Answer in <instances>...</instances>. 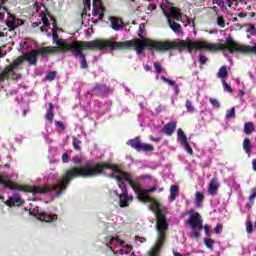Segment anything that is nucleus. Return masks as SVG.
<instances>
[{
    "label": "nucleus",
    "instance_id": "47",
    "mask_svg": "<svg viewBox=\"0 0 256 256\" xmlns=\"http://www.w3.org/2000/svg\"><path fill=\"white\" fill-rule=\"evenodd\" d=\"M214 231L216 235H219L223 231V224H217Z\"/></svg>",
    "mask_w": 256,
    "mask_h": 256
},
{
    "label": "nucleus",
    "instance_id": "11",
    "mask_svg": "<svg viewBox=\"0 0 256 256\" xmlns=\"http://www.w3.org/2000/svg\"><path fill=\"white\" fill-rule=\"evenodd\" d=\"M111 88L107 84L96 83L91 89L92 97H109Z\"/></svg>",
    "mask_w": 256,
    "mask_h": 256
},
{
    "label": "nucleus",
    "instance_id": "7",
    "mask_svg": "<svg viewBox=\"0 0 256 256\" xmlns=\"http://www.w3.org/2000/svg\"><path fill=\"white\" fill-rule=\"evenodd\" d=\"M59 52V49H57L54 46H46V47H41L35 50H32L24 55H22V59L24 61H28L29 65H37V61L39 55H57Z\"/></svg>",
    "mask_w": 256,
    "mask_h": 256
},
{
    "label": "nucleus",
    "instance_id": "64",
    "mask_svg": "<svg viewBox=\"0 0 256 256\" xmlns=\"http://www.w3.org/2000/svg\"><path fill=\"white\" fill-rule=\"evenodd\" d=\"M252 169L253 171H256V159L252 160Z\"/></svg>",
    "mask_w": 256,
    "mask_h": 256
},
{
    "label": "nucleus",
    "instance_id": "62",
    "mask_svg": "<svg viewBox=\"0 0 256 256\" xmlns=\"http://www.w3.org/2000/svg\"><path fill=\"white\" fill-rule=\"evenodd\" d=\"M174 91H175V95H179V93H180V90H179V85H175L174 86Z\"/></svg>",
    "mask_w": 256,
    "mask_h": 256
},
{
    "label": "nucleus",
    "instance_id": "44",
    "mask_svg": "<svg viewBox=\"0 0 256 256\" xmlns=\"http://www.w3.org/2000/svg\"><path fill=\"white\" fill-rule=\"evenodd\" d=\"M96 7L100 8L103 7V3L101 0H93L92 2V9H95Z\"/></svg>",
    "mask_w": 256,
    "mask_h": 256
},
{
    "label": "nucleus",
    "instance_id": "17",
    "mask_svg": "<svg viewBox=\"0 0 256 256\" xmlns=\"http://www.w3.org/2000/svg\"><path fill=\"white\" fill-rule=\"evenodd\" d=\"M168 21H183V13H181V10L177 7H172Z\"/></svg>",
    "mask_w": 256,
    "mask_h": 256
},
{
    "label": "nucleus",
    "instance_id": "33",
    "mask_svg": "<svg viewBox=\"0 0 256 256\" xmlns=\"http://www.w3.org/2000/svg\"><path fill=\"white\" fill-rule=\"evenodd\" d=\"M204 244L206 245L207 249H210V251H213V245H215V240L211 238L204 239Z\"/></svg>",
    "mask_w": 256,
    "mask_h": 256
},
{
    "label": "nucleus",
    "instance_id": "37",
    "mask_svg": "<svg viewBox=\"0 0 256 256\" xmlns=\"http://www.w3.org/2000/svg\"><path fill=\"white\" fill-rule=\"evenodd\" d=\"M185 107H186L188 113H194L195 112V108L193 107V103L190 100L186 101Z\"/></svg>",
    "mask_w": 256,
    "mask_h": 256
},
{
    "label": "nucleus",
    "instance_id": "10",
    "mask_svg": "<svg viewBox=\"0 0 256 256\" xmlns=\"http://www.w3.org/2000/svg\"><path fill=\"white\" fill-rule=\"evenodd\" d=\"M118 187L121 189L122 193L118 195L119 206L125 208L129 205L130 201H133V198L129 196L127 192V186L125 183L121 182V178H118Z\"/></svg>",
    "mask_w": 256,
    "mask_h": 256
},
{
    "label": "nucleus",
    "instance_id": "40",
    "mask_svg": "<svg viewBox=\"0 0 256 256\" xmlns=\"http://www.w3.org/2000/svg\"><path fill=\"white\" fill-rule=\"evenodd\" d=\"M209 101L213 107H215L216 109H221V104L219 103V101L217 99L210 98Z\"/></svg>",
    "mask_w": 256,
    "mask_h": 256
},
{
    "label": "nucleus",
    "instance_id": "15",
    "mask_svg": "<svg viewBox=\"0 0 256 256\" xmlns=\"http://www.w3.org/2000/svg\"><path fill=\"white\" fill-rule=\"evenodd\" d=\"M36 217L39 221H45L46 223H53V221H57L58 216L57 214H49L47 212H39L37 210Z\"/></svg>",
    "mask_w": 256,
    "mask_h": 256
},
{
    "label": "nucleus",
    "instance_id": "45",
    "mask_svg": "<svg viewBox=\"0 0 256 256\" xmlns=\"http://www.w3.org/2000/svg\"><path fill=\"white\" fill-rule=\"evenodd\" d=\"M208 59L205 57V55L200 54L199 55V63L200 66L203 67V65H205V63H207Z\"/></svg>",
    "mask_w": 256,
    "mask_h": 256
},
{
    "label": "nucleus",
    "instance_id": "52",
    "mask_svg": "<svg viewBox=\"0 0 256 256\" xmlns=\"http://www.w3.org/2000/svg\"><path fill=\"white\" fill-rule=\"evenodd\" d=\"M100 10H101V13L98 14L99 15L98 19L100 21H103V17H105V8L101 7Z\"/></svg>",
    "mask_w": 256,
    "mask_h": 256
},
{
    "label": "nucleus",
    "instance_id": "6",
    "mask_svg": "<svg viewBox=\"0 0 256 256\" xmlns=\"http://www.w3.org/2000/svg\"><path fill=\"white\" fill-rule=\"evenodd\" d=\"M187 215H190L186 224L190 225L192 229L190 234L191 239H199L203 229L207 237H211V228L208 225L203 226V220L201 219V214H199V212H195V210L191 209L187 212Z\"/></svg>",
    "mask_w": 256,
    "mask_h": 256
},
{
    "label": "nucleus",
    "instance_id": "14",
    "mask_svg": "<svg viewBox=\"0 0 256 256\" xmlns=\"http://www.w3.org/2000/svg\"><path fill=\"white\" fill-rule=\"evenodd\" d=\"M24 203L25 201L21 199L19 193H14L13 196L6 201L7 207H22Z\"/></svg>",
    "mask_w": 256,
    "mask_h": 256
},
{
    "label": "nucleus",
    "instance_id": "29",
    "mask_svg": "<svg viewBox=\"0 0 256 256\" xmlns=\"http://www.w3.org/2000/svg\"><path fill=\"white\" fill-rule=\"evenodd\" d=\"M162 249H163V246L156 243L150 251V256H159V253H161Z\"/></svg>",
    "mask_w": 256,
    "mask_h": 256
},
{
    "label": "nucleus",
    "instance_id": "30",
    "mask_svg": "<svg viewBox=\"0 0 256 256\" xmlns=\"http://www.w3.org/2000/svg\"><path fill=\"white\" fill-rule=\"evenodd\" d=\"M195 203H196V207H199V205H201V203H203V201H205V195H203V193L201 192H196L195 193Z\"/></svg>",
    "mask_w": 256,
    "mask_h": 256
},
{
    "label": "nucleus",
    "instance_id": "28",
    "mask_svg": "<svg viewBox=\"0 0 256 256\" xmlns=\"http://www.w3.org/2000/svg\"><path fill=\"white\" fill-rule=\"evenodd\" d=\"M228 76H229V72L227 71V66L220 67L217 73V77H219V79H225V77H228Z\"/></svg>",
    "mask_w": 256,
    "mask_h": 256
},
{
    "label": "nucleus",
    "instance_id": "61",
    "mask_svg": "<svg viewBox=\"0 0 256 256\" xmlns=\"http://www.w3.org/2000/svg\"><path fill=\"white\" fill-rule=\"evenodd\" d=\"M84 5H86V7H88V9H91V0H85Z\"/></svg>",
    "mask_w": 256,
    "mask_h": 256
},
{
    "label": "nucleus",
    "instance_id": "57",
    "mask_svg": "<svg viewBox=\"0 0 256 256\" xmlns=\"http://www.w3.org/2000/svg\"><path fill=\"white\" fill-rule=\"evenodd\" d=\"M135 240L136 241H139V243H145V241H147V239L143 238V237H139V236H136L135 237Z\"/></svg>",
    "mask_w": 256,
    "mask_h": 256
},
{
    "label": "nucleus",
    "instance_id": "63",
    "mask_svg": "<svg viewBox=\"0 0 256 256\" xmlns=\"http://www.w3.org/2000/svg\"><path fill=\"white\" fill-rule=\"evenodd\" d=\"M51 21H52L53 27L57 28V20L55 19V17H51Z\"/></svg>",
    "mask_w": 256,
    "mask_h": 256
},
{
    "label": "nucleus",
    "instance_id": "54",
    "mask_svg": "<svg viewBox=\"0 0 256 256\" xmlns=\"http://www.w3.org/2000/svg\"><path fill=\"white\" fill-rule=\"evenodd\" d=\"M56 127H60V129H65V124L61 121H55Z\"/></svg>",
    "mask_w": 256,
    "mask_h": 256
},
{
    "label": "nucleus",
    "instance_id": "39",
    "mask_svg": "<svg viewBox=\"0 0 256 256\" xmlns=\"http://www.w3.org/2000/svg\"><path fill=\"white\" fill-rule=\"evenodd\" d=\"M153 65L156 73H158V75H161V73H163V66H161L159 62H154Z\"/></svg>",
    "mask_w": 256,
    "mask_h": 256
},
{
    "label": "nucleus",
    "instance_id": "25",
    "mask_svg": "<svg viewBox=\"0 0 256 256\" xmlns=\"http://www.w3.org/2000/svg\"><path fill=\"white\" fill-rule=\"evenodd\" d=\"M166 237H167V231L158 230V236H157L156 244L161 245L163 247V245H165Z\"/></svg>",
    "mask_w": 256,
    "mask_h": 256
},
{
    "label": "nucleus",
    "instance_id": "34",
    "mask_svg": "<svg viewBox=\"0 0 256 256\" xmlns=\"http://www.w3.org/2000/svg\"><path fill=\"white\" fill-rule=\"evenodd\" d=\"M83 159H84L83 155H77L72 158V161L74 165H81V163H83Z\"/></svg>",
    "mask_w": 256,
    "mask_h": 256
},
{
    "label": "nucleus",
    "instance_id": "20",
    "mask_svg": "<svg viewBox=\"0 0 256 256\" xmlns=\"http://www.w3.org/2000/svg\"><path fill=\"white\" fill-rule=\"evenodd\" d=\"M110 22H111V27L114 31H119L123 27V20L115 16L110 17Z\"/></svg>",
    "mask_w": 256,
    "mask_h": 256
},
{
    "label": "nucleus",
    "instance_id": "53",
    "mask_svg": "<svg viewBox=\"0 0 256 256\" xmlns=\"http://www.w3.org/2000/svg\"><path fill=\"white\" fill-rule=\"evenodd\" d=\"M21 25H23V21L21 19H17L15 20V24H14V27L15 29H17V27H21Z\"/></svg>",
    "mask_w": 256,
    "mask_h": 256
},
{
    "label": "nucleus",
    "instance_id": "38",
    "mask_svg": "<svg viewBox=\"0 0 256 256\" xmlns=\"http://www.w3.org/2000/svg\"><path fill=\"white\" fill-rule=\"evenodd\" d=\"M55 77H57V72L55 71H50L46 75L47 81H55Z\"/></svg>",
    "mask_w": 256,
    "mask_h": 256
},
{
    "label": "nucleus",
    "instance_id": "48",
    "mask_svg": "<svg viewBox=\"0 0 256 256\" xmlns=\"http://www.w3.org/2000/svg\"><path fill=\"white\" fill-rule=\"evenodd\" d=\"M246 231L247 233H253V224L251 222L246 223Z\"/></svg>",
    "mask_w": 256,
    "mask_h": 256
},
{
    "label": "nucleus",
    "instance_id": "18",
    "mask_svg": "<svg viewBox=\"0 0 256 256\" xmlns=\"http://www.w3.org/2000/svg\"><path fill=\"white\" fill-rule=\"evenodd\" d=\"M217 191H219V181H217V177H213L208 186V195L213 197L217 195Z\"/></svg>",
    "mask_w": 256,
    "mask_h": 256
},
{
    "label": "nucleus",
    "instance_id": "49",
    "mask_svg": "<svg viewBox=\"0 0 256 256\" xmlns=\"http://www.w3.org/2000/svg\"><path fill=\"white\" fill-rule=\"evenodd\" d=\"M213 3L215 5H218V7H225V1L224 0H213Z\"/></svg>",
    "mask_w": 256,
    "mask_h": 256
},
{
    "label": "nucleus",
    "instance_id": "26",
    "mask_svg": "<svg viewBox=\"0 0 256 256\" xmlns=\"http://www.w3.org/2000/svg\"><path fill=\"white\" fill-rule=\"evenodd\" d=\"M177 197H179V186L177 185H171L170 186V201H175V199H177Z\"/></svg>",
    "mask_w": 256,
    "mask_h": 256
},
{
    "label": "nucleus",
    "instance_id": "56",
    "mask_svg": "<svg viewBox=\"0 0 256 256\" xmlns=\"http://www.w3.org/2000/svg\"><path fill=\"white\" fill-rule=\"evenodd\" d=\"M150 141H153L154 143H159L161 142V137H153V136H150Z\"/></svg>",
    "mask_w": 256,
    "mask_h": 256
},
{
    "label": "nucleus",
    "instance_id": "58",
    "mask_svg": "<svg viewBox=\"0 0 256 256\" xmlns=\"http://www.w3.org/2000/svg\"><path fill=\"white\" fill-rule=\"evenodd\" d=\"M235 1L237 0H226V5H228L229 7H233V3H235Z\"/></svg>",
    "mask_w": 256,
    "mask_h": 256
},
{
    "label": "nucleus",
    "instance_id": "23",
    "mask_svg": "<svg viewBox=\"0 0 256 256\" xmlns=\"http://www.w3.org/2000/svg\"><path fill=\"white\" fill-rule=\"evenodd\" d=\"M168 25H169L170 29L172 31H174L177 35H179V33H182V31H183V26H181V24L177 23V21L169 20Z\"/></svg>",
    "mask_w": 256,
    "mask_h": 256
},
{
    "label": "nucleus",
    "instance_id": "13",
    "mask_svg": "<svg viewBox=\"0 0 256 256\" xmlns=\"http://www.w3.org/2000/svg\"><path fill=\"white\" fill-rule=\"evenodd\" d=\"M169 229V223L167 222V216L165 213L156 216V230L167 231Z\"/></svg>",
    "mask_w": 256,
    "mask_h": 256
},
{
    "label": "nucleus",
    "instance_id": "35",
    "mask_svg": "<svg viewBox=\"0 0 256 256\" xmlns=\"http://www.w3.org/2000/svg\"><path fill=\"white\" fill-rule=\"evenodd\" d=\"M160 79H161V81H163L164 83H167L171 87H174V86L177 85V83L175 81H173V80H171V79H169V78H167L165 76H161Z\"/></svg>",
    "mask_w": 256,
    "mask_h": 256
},
{
    "label": "nucleus",
    "instance_id": "19",
    "mask_svg": "<svg viewBox=\"0 0 256 256\" xmlns=\"http://www.w3.org/2000/svg\"><path fill=\"white\" fill-rule=\"evenodd\" d=\"M136 195L142 203H151L152 199L151 196H149V192L143 189H140L138 192H136Z\"/></svg>",
    "mask_w": 256,
    "mask_h": 256
},
{
    "label": "nucleus",
    "instance_id": "31",
    "mask_svg": "<svg viewBox=\"0 0 256 256\" xmlns=\"http://www.w3.org/2000/svg\"><path fill=\"white\" fill-rule=\"evenodd\" d=\"M72 145L75 151H81V140H79L77 137L72 138Z\"/></svg>",
    "mask_w": 256,
    "mask_h": 256
},
{
    "label": "nucleus",
    "instance_id": "3",
    "mask_svg": "<svg viewBox=\"0 0 256 256\" xmlns=\"http://www.w3.org/2000/svg\"><path fill=\"white\" fill-rule=\"evenodd\" d=\"M54 43L58 47V53H67V51H71L73 57L76 59H80V67L81 69H87L89 65L87 64V57L85 56L84 51H105V47H111L112 43L110 41L104 42L103 39H95L92 41H81L75 40L72 43H65L64 39H57Z\"/></svg>",
    "mask_w": 256,
    "mask_h": 256
},
{
    "label": "nucleus",
    "instance_id": "59",
    "mask_svg": "<svg viewBox=\"0 0 256 256\" xmlns=\"http://www.w3.org/2000/svg\"><path fill=\"white\" fill-rule=\"evenodd\" d=\"M145 191H148V194H149V193H153V191H157V187L152 186V187H150L149 189H147V190H145Z\"/></svg>",
    "mask_w": 256,
    "mask_h": 256
},
{
    "label": "nucleus",
    "instance_id": "50",
    "mask_svg": "<svg viewBox=\"0 0 256 256\" xmlns=\"http://www.w3.org/2000/svg\"><path fill=\"white\" fill-rule=\"evenodd\" d=\"M52 39L54 42H56L59 39V34L57 33V30H52Z\"/></svg>",
    "mask_w": 256,
    "mask_h": 256
},
{
    "label": "nucleus",
    "instance_id": "46",
    "mask_svg": "<svg viewBox=\"0 0 256 256\" xmlns=\"http://www.w3.org/2000/svg\"><path fill=\"white\" fill-rule=\"evenodd\" d=\"M223 87L228 93H233V88H231V85H229L226 81H223Z\"/></svg>",
    "mask_w": 256,
    "mask_h": 256
},
{
    "label": "nucleus",
    "instance_id": "22",
    "mask_svg": "<svg viewBox=\"0 0 256 256\" xmlns=\"http://www.w3.org/2000/svg\"><path fill=\"white\" fill-rule=\"evenodd\" d=\"M17 17H15L14 14H11V12H8V18L6 20V25L8 27V31H15V21Z\"/></svg>",
    "mask_w": 256,
    "mask_h": 256
},
{
    "label": "nucleus",
    "instance_id": "60",
    "mask_svg": "<svg viewBox=\"0 0 256 256\" xmlns=\"http://www.w3.org/2000/svg\"><path fill=\"white\" fill-rule=\"evenodd\" d=\"M173 255L174 256H189V254H181V253H179V252H177V251H175V250H173Z\"/></svg>",
    "mask_w": 256,
    "mask_h": 256
},
{
    "label": "nucleus",
    "instance_id": "43",
    "mask_svg": "<svg viewBox=\"0 0 256 256\" xmlns=\"http://www.w3.org/2000/svg\"><path fill=\"white\" fill-rule=\"evenodd\" d=\"M255 198H256V188L252 189V192L248 198L252 205L253 203H255Z\"/></svg>",
    "mask_w": 256,
    "mask_h": 256
},
{
    "label": "nucleus",
    "instance_id": "21",
    "mask_svg": "<svg viewBox=\"0 0 256 256\" xmlns=\"http://www.w3.org/2000/svg\"><path fill=\"white\" fill-rule=\"evenodd\" d=\"M150 209L155 213L156 217L163 214V210H161V204L157 202L156 200H153L150 202Z\"/></svg>",
    "mask_w": 256,
    "mask_h": 256
},
{
    "label": "nucleus",
    "instance_id": "27",
    "mask_svg": "<svg viewBox=\"0 0 256 256\" xmlns=\"http://www.w3.org/2000/svg\"><path fill=\"white\" fill-rule=\"evenodd\" d=\"M244 133L245 135H253L255 133V124L253 122H246L244 124Z\"/></svg>",
    "mask_w": 256,
    "mask_h": 256
},
{
    "label": "nucleus",
    "instance_id": "24",
    "mask_svg": "<svg viewBox=\"0 0 256 256\" xmlns=\"http://www.w3.org/2000/svg\"><path fill=\"white\" fill-rule=\"evenodd\" d=\"M243 149L245 151V154L248 155V157H251V151L253 149V145L251 144V140L249 138H245L243 140Z\"/></svg>",
    "mask_w": 256,
    "mask_h": 256
},
{
    "label": "nucleus",
    "instance_id": "32",
    "mask_svg": "<svg viewBox=\"0 0 256 256\" xmlns=\"http://www.w3.org/2000/svg\"><path fill=\"white\" fill-rule=\"evenodd\" d=\"M40 17L42 18V23L44 27H51V23L49 22V18H47V14L45 12L40 13Z\"/></svg>",
    "mask_w": 256,
    "mask_h": 256
},
{
    "label": "nucleus",
    "instance_id": "1",
    "mask_svg": "<svg viewBox=\"0 0 256 256\" xmlns=\"http://www.w3.org/2000/svg\"><path fill=\"white\" fill-rule=\"evenodd\" d=\"M138 37L132 40H127L124 42H117L114 38L103 40L104 42L109 41L112 43L111 46L104 48V51L109 49L110 51H123L125 49L134 48L138 55H143L145 49L149 51H187L188 53H193V51H201V49H206V51H211V43L207 41L192 40L187 38L186 40H165L157 41L149 38H145V25L140 24Z\"/></svg>",
    "mask_w": 256,
    "mask_h": 256
},
{
    "label": "nucleus",
    "instance_id": "5",
    "mask_svg": "<svg viewBox=\"0 0 256 256\" xmlns=\"http://www.w3.org/2000/svg\"><path fill=\"white\" fill-rule=\"evenodd\" d=\"M210 51L217 53V51H228L231 55L233 53H242L243 55H249V53H254L256 55V46L239 44L231 36L226 38L224 44L221 43H211Z\"/></svg>",
    "mask_w": 256,
    "mask_h": 256
},
{
    "label": "nucleus",
    "instance_id": "36",
    "mask_svg": "<svg viewBox=\"0 0 256 256\" xmlns=\"http://www.w3.org/2000/svg\"><path fill=\"white\" fill-rule=\"evenodd\" d=\"M226 119H235V107H232L230 110L226 111Z\"/></svg>",
    "mask_w": 256,
    "mask_h": 256
},
{
    "label": "nucleus",
    "instance_id": "9",
    "mask_svg": "<svg viewBox=\"0 0 256 256\" xmlns=\"http://www.w3.org/2000/svg\"><path fill=\"white\" fill-rule=\"evenodd\" d=\"M132 149H136L138 152L145 151V152H152L155 151V147L151 144H146L141 142V137H135L130 139L126 143Z\"/></svg>",
    "mask_w": 256,
    "mask_h": 256
},
{
    "label": "nucleus",
    "instance_id": "8",
    "mask_svg": "<svg viewBox=\"0 0 256 256\" xmlns=\"http://www.w3.org/2000/svg\"><path fill=\"white\" fill-rule=\"evenodd\" d=\"M23 55L15 59L10 65H7L4 70L0 73V83H3L5 79L9 80L10 75L15 73V69L22 65Z\"/></svg>",
    "mask_w": 256,
    "mask_h": 256
},
{
    "label": "nucleus",
    "instance_id": "55",
    "mask_svg": "<svg viewBox=\"0 0 256 256\" xmlns=\"http://www.w3.org/2000/svg\"><path fill=\"white\" fill-rule=\"evenodd\" d=\"M99 9L98 7L92 9V15L93 17H97L99 15Z\"/></svg>",
    "mask_w": 256,
    "mask_h": 256
},
{
    "label": "nucleus",
    "instance_id": "2",
    "mask_svg": "<svg viewBox=\"0 0 256 256\" xmlns=\"http://www.w3.org/2000/svg\"><path fill=\"white\" fill-rule=\"evenodd\" d=\"M107 169L113 171V173L110 174V177L112 179H116L118 185L120 179L121 183H125L126 181V183H128L131 189H133V191H135L136 193L141 190L139 186H137V184L133 181L131 175L119 169V166H117V164H111L109 162L95 163L91 160H88L83 165L74 166L65 170L62 177L58 180V187H60V189L57 191V197H59V195H61L65 191V189L69 187L71 181L79 179V177H83L84 179L99 177V175H105V171H107Z\"/></svg>",
    "mask_w": 256,
    "mask_h": 256
},
{
    "label": "nucleus",
    "instance_id": "41",
    "mask_svg": "<svg viewBox=\"0 0 256 256\" xmlns=\"http://www.w3.org/2000/svg\"><path fill=\"white\" fill-rule=\"evenodd\" d=\"M53 117H54L53 111L47 110L45 114L46 120L49 121L50 123H53Z\"/></svg>",
    "mask_w": 256,
    "mask_h": 256
},
{
    "label": "nucleus",
    "instance_id": "51",
    "mask_svg": "<svg viewBox=\"0 0 256 256\" xmlns=\"http://www.w3.org/2000/svg\"><path fill=\"white\" fill-rule=\"evenodd\" d=\"M62 163H69V154L68 153L62 154Z\"/></svg>",
    "mask_w": 256,
    "mask_h": 256
},
{
    "label": "nucleus",
    "instance_id": "42",
    "mask_svg": "<svg viewBox=\"0 0 256 256\" xmlns=\"http://www.w3.org/2000/svg\"><path fill=\"white\" fill-rule=\"evenodd\" d=\"M217 26L221 27L222 29L225 28V18H223V16H218Z\"/></svg>",
    "mask_w": 256,
    "mask_h": 256
},
{
    "label": "nucleus",
    "instance_id": "16",
    "mask_svg": "<svg viewBox=\"0 0 256 256\" xmlns=\"http://www.w3.org/2000/svg\"><path fill=\"white\" fill-rule=\"evenodd\" d=\"M176 130L177 122L170 121L163 126L162 133H164V135H167L168 137H171V135H173V133H175Z\"/></svg>",
    "mask_w": 256,
    "mask_h": 256
},
{
    "label": "nucleus",
    "instance_id": "12",
    "mask_svg": "<svg viewBox=\"0 0 256 256\" xmlns=\"http://www.w3.org/2000/svg\"><path fill=\"white\" fill-rule=\"evenodd\" d=\"M177 137H178L179 143L183 145L188 155H193V148H191V144H189V141H187V135H185V132L183 131V129L181 128L178 129Z\"/></svg>",
    "mask_w": 256,
    "mask_h": 256
},
{
    "label": "nucleus",
    "instance_id": "4",
    "mask_svg": "<svg viewBox=\"0 0 256 256\" xmlns=\"http://www.w3.org/2000/svg\"><path fill=\"white\" fill-rule=\"evenodd\" d=\"M0 185L5 187L6 189H10V191H23L24 193H32L33 195H45L47 193H51V191H59L61 186H59V182L46 185V186H29V185H21L9 178L7 176H0Z\"/></svg>",
    "mask_w": 256,
    "mask_h": 256
}]
</instances>
